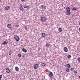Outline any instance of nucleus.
Segmentation results:
<instances>
[{
  "instance_id": "38",
  "label": "nucleus",
  "mask_w": 80,
  "mask_h": 80,
  "mask_svg": "<svg viewBox=\"0 0 80 80\" xmlns=\"http://www.w3.org/2000/svg\"><path fill=\"white\" fill-rule=\"evenodd\" d=\"M0 80H2V79H0Z\"/></svg>"
},
{
  "instance_id": "7",
  "label": "nucleus",
  "mask_w": 80,
  "mask_h": 80,
  "mask_svg": "<svg viewBox=\"0 0 80 80\" xmlns=\"http://www.w3.org/2000/svg\"><path fill=\"white\" fill-rule=\"evenodd\" d=\"M48 74L49 75L48 76L50 78H51L52 77L51 76H53V73H52V72H49L48 73Z\"/></svg>"
},
{
  "instance_id": "4",
  "label": "nucleus",
  "mask_w": 80,
  "mask_h": 80,
  "mask_svg": "<svg viewBox=\"0 0 80 80\" xmlns=\"http://www.w3.org/2000/svg\"><path fill=\"white\" fill-rule=\"evenodd\" d=\"M41 20L42 22H45L47 20V18L45 17H42L41 18Z\"/></svg>"
},
{
  "instance_id": "9",
  "label": "nucleus",
  "mask_w": 80,
  "mask_h": 80,
  "mask_svg": "<svg viewBox=\"0 0 80 80\" xmlns=\"http://www.w3.org/2000/svg\"><path fill=\"white\" fill-rule=\"evenodd\" d=\"M8 42V41H5L3 42L2 43V45H5V44H7Z\"/></svg>"
},
{
  "instance_id": "22",
  "label": "nucleus",
  "mask_w": 80,
  "mask_h": 80,
  "mask_svg": "<svg viewBox=\"0 0 80 80\" xmlns=\"http://www.w3.org/2000/svg\"><path fill=\"white\" fill-rule=\"evenodd\" d=\"M78 62H79V63H80V58H78Z\"/></svg>"
},
{
  "instance_id": "34",
  "label": "nucleus",
  "mask_w": 80,
  "mask_h": 80,
  "mask_svg": "<svg viewBox=\"0 0 80 80\" xmlns=\"http://www.w3.org/2000/svg\"><path fill=\"white\" fill-rule=\"evenodd\" d=\"M16 27H19V25H16Z\"/></svg>"
},
{
  "instance_id": "29",
  "label": "nucleus",
  "mask_w": 80,
  "mask_h": 80,
  "mask_svg": "<svg viewBox=\"0 0 80 80\" xmlns=\"http://www.w3.org/2000/svg\"><path fill=\"white\" fill-rule=\"evenodd\" d=\"M74 73L75 75H76L77 74V71H74Z\"/></svg>"
},
{
  "instance_id": "3",
  "label": "nucleus",
  "mask_w": 80,
  "mask_h": 80,
  "mask_svg": "<svg viewBox=\"0 0 80 80\" xmlns=\"http://www.w3.org/2000/svg\"><path fill=\"white\" fill-rule=\"evenodd\" d=\"M14 38L16 40V41H19L20 40V38L17 35L14 36Z\"/></svg>"
},
{
  "instance_id": "30",
  "label": "nucleus",
  "mask_w": 80,
  "mask_h": 80,
  "mask_svg": "<svg viewBox=\"0 0 80 80\" xmlns=\"http://www.w3.org/2000/svg\"><path fill=\"white\" fill-rule=\"evenodd\" d=\"M9 52H9V55H10V54H11L12 52H11V51H10V50L9 51Z\"/></svg>"
},
{
  "instance_id": "31",
  "label": "nucleus",
  "mask_w": 80,
  "mask_h": 80,
  "mask_svg": "<svg viewBox=\"0 0 80 80\" xmlns=\"http://www.w3.org/2000/svg\"><path fill=\"white\" fill-rule=\"evenodd\" d=\"M2 78V75H0V79H1Z\"/></svg>"
},
{
  "instance_id": "15",
  "label": "nucleus",
  "mask_w": 80,
  "mask_h": 80,
  "mask_svg": "<svg viewBox=\"0 0 80 80\" xmlns=\"http://www.w3.org/2000/svg\"><path fill=\"white\" fill-rule=\"evenodd\" d=\"M6 71L7 73H9L10 72V69L8 68H7L6 69Z\"/></svg>"
},
{
  "instance_id": "39",
  "label": "nucleus",
  "mask_w": 80,
  "mask_h": 80,
  "mask_svg": "<svg viewBox=\"0 0 80 80\" xmlns=\"http://www.w3.org/2000/svg\"><path fill=\"white\" fill-rule=\"evenodd\" d=\"M10 0L12 1V0Z\"/></svg>"
},
{
  "instance_id": "20",
  "label": "nucleus",
  "mask_w": 80,
  "mask_h": 80,
  "mask_svg": "<svg viewBox=\"0 0 80 80\" xmlns=\"http://www.w3.org/2000/svg\"><path fill=\"white\" fill-rule=\"evenodd\" d=\"M19 8V9H20V10H21L22 11H23V8H22H22Z\"/></svg>"
},
{
  "instance_id": "18",
  "label": "nucleus",
  "mask_w": 80,
  "mask_h": 80,
  "mask_svg": "<svg viewBox=\"0 0 80 80\" xmlns=\"http://www.w3.org/2000/svg\"><path fill=\"white\" fill-rule=\"evenodd\" d=\"M58 31L60 32H62V29L61 28H59L58 29Z\"/></svg>"
},
{
  "instance_id": "6",
  "label": "nucleus",
  "mask_w": 80,
  "mask_h": 80,
  "mask_svg": "<svg viewBox=\"0 0 80 80\" xmlns=\"http://www.w3.org/2000/svg\"><path fill=\"white\" fill-rule=\"evenodd\" d=\"M10 7L9 6H7L4 9L5 10H6V11H7L8 10H10Z\"/></svg>"
},
{
  "instance_id": "2",
  "label": "nucleus",
  "mask_w": 80,
  "mask_h": 80,
  "mask_svg": "<svg viewBox=\"0 0 80 80\" xmlns=\"http://www.w3.org/2000/svg\"><path fill=\"white\" fill-rule=\"evenodd\" d=\"M39 8L40 9H44V10H45V9L47 8V6L45 5L43 6V5H41L39 7Z\"/></svg>"
},
{
  "instance_id": "32",
  "label": "nucleus",
  "mask_w": 80,
  "mask_h": 80,
  "mask_svg": "<svg viewBox=\"0 0 80 80\" xmlns=\"http://www.w3.org/2000/svg\"><path fill=\"white\" fill-rule=\"evenodd\" d=\"M41 50V48H38V51H40Z\"/></svg>"
},
{
  "instance_id": "16",
  "label": "nucleus",
  "mask_w": 80,
  "mask_h": 80,
  "mask_svg": "<svg viewBox=\"0 0 80 80\" xmlns=\"http://www.w3.org/2000/svg\"><path fill=\"white\" fill-rule=\"evenodd\" d=\"M67 67H68V68H70V64H66Z\"/></svg>"
},
{
  "instance_id": "8",
  "label": "nucleus",
  "mask_w": 80,
  "mask_h": 80,
  "mask_svg": "<svg viewBox=\"0 0 80 80\" xmlns=\"http://www.w3.org/2000/svg\"><path fill=\"white\" fill-rule=\"evenodd\" d=\"M63 50L65 52H68V48L67 47H64L63 48Z\"/></svg>"
},
{
  "instance_id": "25",
  "label": "nucleus",
  "mask_w": 80,
  "mask_h": 80,
  "mask_svg": "<svg viewBox=\"0 0 80 80\" xmlns=\"http://www.w3.org/2000/svg\"><path fill=\"white\" fill-rule=\"evenodd\" d=\"M26 8H30V7H29V6H26Z\"/></svg>"
},
{
  "instance_id": "33",
  "label": "nucleus",
  "mask_w": 80,
  "mask_h": 80,
  "mask_svg": "<svg viewBox=\"0 0 80 80\" xmlns=\"http://www.w3.org/2000/svg\"><path fill=\"white\" fill-rule=\"evenodd\" d=\"M23 7L24 8H26V6H25V5H24V6H23Z\"/></svg>"
},
{
  "instance_id": "24",
  "label": "nucleus",
  "mask_w": 80,
  "mask_h": 80,
  "mask_svg": "<svg viewBox=\"0 0 80 80\" xmlns=\"http://www.w3.org/2000/svg\"><path fill=\"white\" fill-rule=\"evenodd\" d=\"M42 67H45V63H42Z\"/></svg>"
},
{
  "instance_id": "14",
  "label": "nucleus",
  "mask_w": 80,
  "mask_h": 80,
  "mask_svg": "<svg viewBox=\"0 0 80 80\" xmlns=\"http://www.w3.org/2000/svg\"><path fill=\"white\" fill-rule=\"evenodd\" d=\"M41 35L42 37H45V36H46V35H45V34L44 33H42Z\"/></svg>"
},
{
  "instance_id": "11",
  "label": "nucleus",
  "mask_w": 80,
  "mask_h": 80,
  "mask_svg": "<svg viewBox=\"0 0 80 80\" xmlns=\"http://www.w3.org/2000/svg\"><path fill=\"white\" fill-rule=\"evenodd\" d=\"M22 52H25V53H27V50L25 48L22 49Z\"/></svg>"
},
{
  "instance_id": "26",
  "label": "nucleus",
  "mask_w": 80,
  "mask_h": 80,
  "mask_svg": "<svg viewBox=\"0 0 80 80\" xmlns=\"http://www.w3.org/2000/svg\"><path fill=\"white\" fill-rule=\"evenodd\" d=\"M72 10H73V11H74V10H76L77 9L75 8H72Z\"/></svg>"
},
{
  "instance_id": "1",
  "label": "nucleus",
  "mask_w": 80,
  "mask_h": 80,
  "mask_svg": "<svg viewBox=\"0 0 80 80\" xmlns=\"http://www.w3.org/2000/svg\"><path fill=\"white\" fill-rule=\"evenodd\" d=\"M66 15H70L71 12H70V8L69 7H67L66 8Z\"/></svg>"
},
{
  "instance_id": "21",
  "label": "nucleus",
  "mask_w": 80,
  "mask_h": 80,
  "mask_svg": "<svg viewBox=\"0 0 80 80\" xmlns=\"http://www.w3.org/2000/svg\"><path fill=\"white\" fill-rule=\"evenodd\" d=\"M71 71H72V72H74V68H72L71 69Z\"/></svg>"
},
{
  "instance_id": "17",
  "label": "nucleus",
  "mask_w": 80,
  "mask_h": 80,
  "mask_svg": "<svg viewBox=\"0 0 80 80\" xmlns=\"http://www.w3.org/2000/svg\"><path fill=\"white\" fill-rule=\"evenodd\" d=\"M66 71L67 72H70V70H69V68H66Z\"/></svg>"
},
{
  "instance_id": "23",
  "label": "nucleus",
  "mask_w": 80,
  "mask_h": 80,
  "mask_svg": "<svg viewBox=\"0 0 80 80\" xmlns=\"http://www.w3.org/2000/svg\"><path fill=\"white\" fill-rule=\"evenodd\" d=\"M19 8H22V7H23V5H22V4H20L19 5Z\"/></svg>"
},
{
  "instance_id": "35",
  "label": "nucleus",
  "mask_w": 80,
  "mask_h": 80,
  "mask_svg": "<svg viewBox=\"0 0 80 80\" xmlns=\"http://www.w3.org/2000/svg\"><path fill=\"white\" fill-rule=\"evenodd\" d=\"M25 1V0H21V2H24Z\"/></svg>"
},
{
  "instance_id": "5",
  "label": "nucleus",
  "mask_w": 80,
  "mask_h": 80,
  "mask_svg": "<svg viewBox=\"0 0 80 80\" xmlns=\"http://www.w3.org/2000/svg\"><path fill=\"white\" fill-rule=\"evenodd\" d=\"M38 63L35 64L33 66V68L34 69H37L38 68Z\"/></svg>"
},
{
  "instance_id": "10",
  "label": "nucleus",
  "mask_w": 80,
  "mask_h": 80,
  "mask_svg": "<svg viewBox=\"0 0 80 80\" xmlns=\"http://www.w3.org/2000/svg\"><path fill=\"white\" fill-rule=\"evenodd\" d=\"M15 70L17 72H18L19 71V68L18 67H15Z\"/></svg>"
},
{
  "instance_id": "37",
  "label": "nucleus",
  "mask_w": 80,
  "mask_h": 80,
  "mask_svg": "<svg viewBox=\"0 0 80 80\" xmlns=\"http://www.w3.org/2000/svg\"><path fill=\"white\" fill-rule=\"evenodd\" d=\"M80 30V28L79 29V30Z\"/></svg>"
},
{
  "instance_id": "28",
  "label": "nucleus",
  "mask_w": 80,
  "mask_h": 80,
  "mask_svg": "<svg viewBox=\"0 0 80 80\" xmlns=\"http://www.w3.org/2000/svg\"><path fill=\"white\" fill-rule=\"evenodd\" d=\"M24 28L25 30H26L28 29L27 27V26H25Z\"/></svg>"
},
{
  "instance_id": "13",
  "label": "nucleus",
  "mask_w": 80,
  "mask_h": 80,
  "mask_svg": "<svg viewBox=\"0 0 80 80\" xmlns=\"http://www.w3.org/2000/svg\"><path fill=\"white\" fill-rule=\"evenodd\" d=\"M46 46L48 48L50 46V44L49 43H46Z\"/></svg>"
},
{
  "instance_id": "40",
  "label": "nucleus",
  "mask_w": 80,
  "mask_h": 80,
  "mask_svg": "<svg viewBox=\"0 0 80 80\" xmlns=\"http://www.w3.org/2000/svg\"><path fill=\"white\" fill-rule=\"evenodd\" d=\"M60 72H62V71H61Z\"/></svg>"
},
{
  "instance_id": "36",
  "label": "nucleus",
  "mask_w": 80,
  "mask_h": 80,
  "mask_svg": "<svg viewBox=\"0 0 80 80\" xmlns=\"http://www.w3.org/2000/svg\"><path fill=\"white\" fill-rule=\"evenodd\" d=\"M79 25H80V22L79 23Z\"/></svg>"
},
{
  "instance_id": "12",
  "label": "nucleus",
  "mask_w": 80,
  "mask_h": 80,
  "mask_svg": "<svg viewBox=\"0 0 80 80\" xmlns=\"http://www.w3.org/2000/svg\"><path fill=\"white\" fill-rule=\"evenodd\" d=\"M8 28H12V25L10 24H9L8 25Z\"/></svg>"
},
{
  "instance_id": "19",
  "label": "nucleus",
  "mask_w": 80,
  "mask_h": 80,
  "mask_svg": "<svg viewBox=\"0 0 80 80\" xmlns=\"http://www.w3.org/2000/svg\"><path fill=\"white\" fill-rule=\"evenodd\" d=\"M67 57L68 59H69V58H71V56L70 55H68L67 56Z\"/></svg>"
},
{
  "instance_id": "27",
  "label": "nucleus",
  "mask_w": 80,
  "mask_h": 80,
  "mask_svg": "<svg viewBox=\"0 0 80 80\" xmlns=\"http://www.w3.org/2000/svg\"><path fill=\"white\" fill-rule=\"evenodd\" d=\"M18 57H21V56H22L21 54H18Z\"/></svg>"
}]
</instances>
